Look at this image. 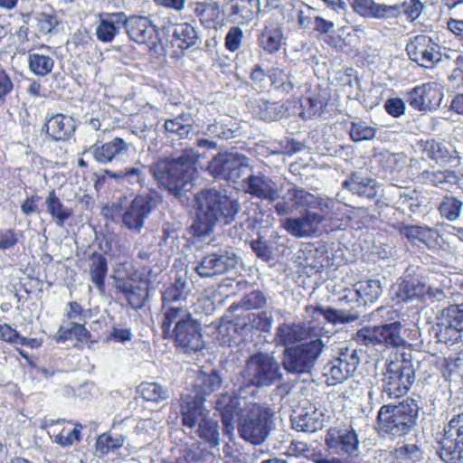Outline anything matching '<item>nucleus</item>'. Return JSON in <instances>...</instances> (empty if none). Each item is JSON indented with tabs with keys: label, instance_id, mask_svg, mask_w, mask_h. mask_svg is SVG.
<instances>
[{
	"label": "nucleus",
	"instance_id": "09e8293b",
	"mask_svg": "<svg viewBox=\"0 0 463 463\" xmlns=\"http://www.w3.org/2000/svg\"><path fill=\"white\" fill-rule=\"evenodd\" d=\"M138 392L146 401L160 403L170 397L169 390L158 383H142L138 386Z\"/></svg>",
	"mask_w": 463,
	"mask_h": 463
},
{
	"label": "nucleus",
	"instance_id": "c03bdc74",
	"mask_svg": "<svg viewBox=\"0 0 463 463\" xmlns=\"http://www.w3.org/2000/svg\"><path fill=\"white\" fill-rule=\"evenodd\" d=\"M198 423V435L212 447H217L220 443V432L218 422L203 415Z\"/></svg>",
	"mask_w": 463,
	"mask_h": 463
},
{
	"label": "nucleus",
	"instance_id": "a878e982",
	"mask_svg": "<svg viewBox=\"0 0 463 463\" xmlns=\"http://www.w3.org/2000/svg\"><path fill=\"white\" fill-rule=\"evenodd\" d=\"M343 186L353 194L367 199H374L378 194V182L368 175L355 171L343 182Z\"/></svg>",
	"mask_w": 463,
	"mask_h": 463
},
{
	"label": "nucleus",
	"instance_id": "9d476101",
	"mask_svg": "<svg viewBox=\"0 0 463 463\" xmlns=\"http://www.w3.org/2000/svg\"><path fill=\"white\" fill-rule=\"evenodd\" d=\"M255 402V397L246 395L245 387L239 388L237 392H223L214 402V408L220 413L223 423V430L231 433L234 429V419L239 418Z\"/></svg>",
	"mask_w": 463,
	"mask_h": 463
},
{
	"label": "nucleus",
	"instance_id": "3c124183",
	"mask_svg": "<svg viewBox=\"0 0 463 463\" xmlns=\"http://www.w3.org/2000/svg\"><path fill=\"white\" fill-rule=\"evenodd\" d=\"M206 456L198 444L185 445L178 449V455L171 463H203Z\"/></svg>",
	"mask_w": 463,
	"mask_h": 463
},
{
	"label": "nucleus",
	"instance_id": "473e14b6",
	"mask_svg": "<svg viewBox=\"0 0 463 463\" xmlns=\"http://www.w3.org/2000/svg\"><path fill=\"white\" fill-rule=\"evenodd\" d=\"M269 78L276 89L286 93H290L294 89L301 87V82L291 67L273 68L269 71Z\"/></svg>",
	"mask_w": 463,
	"mask_h": 463
},
{
	"label": "nucleus",
	"instance_id": "412c9836",
	"mask_svg": "<svg viewBox=\"0 0 463 463\" xmlns=\"http://www.w3.org/2000/svg\"><path fill=\"white\" fill-rule=\"evenodd\" d=\"M319 333L320 329L310 323H284L277 328L275 339L279 345L288 346L305 340L320 339Z\"/></svg>",
	"mask_w": 463,
	"mask_h": 463
},
{
	"label": "nucleus",
	"instance_id": "680f3d73",
	"mask_svg": "<svg viewBox=\"0 0 463 463\" xmlns=\"http://www.w3.org/2000/svg\"><path fill=\"white\" fill-rule=\"evenodd\" d=\"M442 317L452 327L458 328L463 332V303L450 305L442 311Z\"/></svg>",
	"mask_w": 463,
	"mask_h": 463
},
{
	"label": "nucleus",
	"instance_id": "37998d69",
	"mask_svg": "<svg viewBox=\"0 0 463 463\" xmlns=\"http://www.w3.org/2000/svg\"><path fill=\"white\" fill-rule=\"evenodd\" d=\"M254 330V326L252 322L249 319V314L244 317H239L234 320V322H230L226 325H223L220 328V333L225 332L231 337L227 340H223L224 344L231 345L232 339L234 338L232 334H237L241 337H245L251 334Z\"/></svg>",
	"mask_w": 463,
	"mask_h": 463
},
{
	"label": "nucleus",
	"instance_id": "423d86ee",
	"mask_svg": "<svg viewBox=\"0 0 463 463\" xmlns=\"http://www.w3.org/2000/svg\"><path fill=\"white\" fill-rule=\"evenodd\" d=\"M414 381L415 368L411 361V355L402 354L401 359L389 363L383 373V398L392 399L405 395Z\"/></svg>",
	"mask_w": 463,
	"mask_h": 463
},
{
	"label": "nucleus",
	"instance_id": "393cba45",
	"mask_svg": "<svg viewBox=\"0 0 463 463\" xmlns=\"http://www.w3.org/2000/svg\"><path fill=\"white\" fill-rule=\"evenodd\" d=\"M442 94L430 84L413 88L408 93V102L417 110L436 109L439 107Z\"/></svg>",
	"mask_w": 463,
	"mask_h": 463
},
{
	"label": "nucleus",
	"instance_id": "4468645a",
	"mask_svg": "<svg viewBox=\"0 0 463 463\" xmlns=\"http://www.w3.org/2000/svg\"><path fill=\"white\" fill-rule=\"evenodd\" d=\"M360 363L355 349L342 347L337 355L328 361L323 367L322 374L327 385H336L347 380L356 370Z\"/></svg>",
	"mask_w": 463,
	"mask_h": 463
},
{
	"label": "nucleus",
	"instance_id": "6e6552de",
	"mask_svg": "<svg viewBox=\"0 0 463 463\" xmlns=\"http://www.w3.org/2000/svg\"><path fill=\"white\" fill-rule=\"evenodd\" d=\"M162 201L161 194L155 189H149L137 194L130 203L122 207L123 226L132 232L139 233L144 228L146 221Z\"/></svg>",
	"mask_w": 463,
	"mask_h": 463
},
{
	"label": "nucleus",
	"instance_id": "774afa93",
	"mask_svg": "<svg viewBox=\"0 0 463 463\" xmlns=\"http://www.w3.org/2000/svg\"><path fill=\"white\" fill-rule=\"evenodd\" d=\"M124 442L125 439L122 437L114 439L109 435L102 434L97 439V448L101 453H108L110 449L121 448Z\"/></svg>",
	"mask_w": 463,
	"mask_h": 463
},
{
	"label": "nucleus",
	"instance_id": "052dcab7",
	"mask_svg": "<svg viewBox=\"0 0 463 463\" xmlns=\"http://www.w3.org/2000/svg\"><path fill=\"white\" fill-rule=\"evenodd\" d=\"M259 108L260 118L262 120H278L283 116V106L278 102L262 101Z\"/></svg>",
	"mask_w": 463,
	"mask_h": 463
},
{
	"label": "nucleus",
	"instance_id": "e433bc0d",
	"mask_svg": "<svg viewBox=\"0 0 463 463\" xmlns=\"http://www.w3.org/2000/svg\"><path fill=\"white\" fill-rule=\"evenodd\" d=\"M144 170L145 165L131 166L126 167L118 172L106 170L105 175L120 182L121 184H128L132 185L133 188H141L144 186L146 182Z\"/></svg>",
	"mask_w": 463,
	"mask_h": 463
},
{
	"label": "nucleus",
	"instance_id": "c9c22d12",
	"mask_svg": "<svg viewBox=\"0 0 463 463\" xmlns=\"http://www.w3.org/2000/svg\"><path fill=\"white\" fill-rule=\"evenodd\" d=\"M223 378L218 370L212 369L210 372L201 371L195 380L194 391L205 397L219 390L222 385Z\"/></svg>",
	"mask_w": 463,
	"mask_h": 463
},
{
	"label": "nucleus",
	"instance_id": "2f4dec72",
	"mask_svg": "<svg viewBox=\"0 0 463 463\" xmlns=\"http://www.w3.org/2000/svg\"><path fill=\"white\" fill-rule=\"evenodd\" d=\"M203 397L198 395L196 392L195 396L182 395L180 411L182 415V421L184 426L193 428L196 425L198 420L203 416L202 407Z\"/></svg>",
	"mask_w": 463,
	"mask_h": 463
},
{
	"label": "nucleus",
	"instance_id": "b1692460",
	"mask_svg": "<svg viewBox=\"0 0 463 463\" xmlns=\"http://www.w3.org/2000/svg\"><path fill=\"white\" fill-rule=\"evenodd\" d=\"M75 132V123L71 117L57 113L46 118L41 133L52 141H65Z\"/></svg>",
	"mask_w": 463,
	"mask_h": 463
},
{
	"label": "nucleus",
	"instance_id": "f257e3e1",
	"mask_svg": "<svg viewBox=\"0 0 463 463\" xmlns=\"http://www.w3.org/2000/svg\"><path fill=\"white\" fill-rule=\"evenodd\" d=\"M198 155L194 149H184L174 159H161L149 166L150 173L159 186L184 205L195 203L196 216L193 229L197 236L211 233L217 223L230 224L241 210L236 199L225 189L211 187L192 193Z\"/></svg>",
	"mask_w": 463,
	"mask_h": 463
},
{
	"label": "nucleus",
	"instance_id": "5fc2aeb1",
	"mask_svg": "<svg viewBox=\"0 0 463 463\" xmlns=\"http://www.w3.org/2000/svg\"><path fill=\"white\" fill-rule=\"evenodd\" d=\"M438 326L439 328L436 335L439 342L452 345L461 341L463 332L458 328L452 327V325H449V322L443 317Z\"/></svg>",
	"mask_w": 463,
	"mask_h": 463
},
{
	"label": "nucleus",
	"instance_id": "f03ea898",
	"mask_svg": "<svg viewBox=\"0 0 463 463\" xmlns=\"http://www.w3.org/2000/svg\"><path fill=\"white\" fill-rule=\"evenodd\" d=\"M190 292V281L184 277H177L162 291L163 337L173 340L185 353L197 352L203 347L201 323L193 317L187 305Z\"/></svg>",
	"mask_w": 463,
	"mask_h": 463
},
{
	"label": "nucleus",
	"instance_id": "39448f33",
	"mask_svg": "<svg viewBox=\"0 0 463 463\" xmlns=\"http://www.w3.org/2000/svg\"><path fill=\"white\" fill-rule=\"evenodd\" d=\"M273 415L270 408L254 402L239 418L240 436L252 444H261L274 428Z\"/></svg>",
	"mask_w": 463,
	"mask_h": 463
},
{
	"label": "nucleus",
	"instance_id": "6e6d98bb",
	"mask_svg": "<svg viewBox=\"0 0 463 463\" xmlns=\"http://www.w3.org/2000/svg\"><path fill=\"white\" fill-rule=\"evenodd\" d=\"M463 203L456 197L446 195L439 204V210L443 217L449 221L457 220L462 209Z\"/></svg>",
	"mask_w": 463,
	"mask_h": 463
},
{
	"label": "nucleus",
	"instance_id": "de8ad7c7",
	"mask_svg": "<svg viewBox=\"0 0 463 463\" xmlns=\"http://www.w3.org/2000/svg\"><path fill=\"white\" fill-rule=\"evenodd\" d=\"M281 38L282 32L279 27L266 25L259 37V43L265 51L274 53L280 48Z\"/></svg>",
	"mask_w": 463,
	"mask_h": 463
},
{
	"label": "nucleus",
	"instance_id": "9b49d317",
	"mask_svg": "<svg viewBox=\"0 0 463 463\" xmlns=\"http://www.w3.org/2000/svg\"><path fill=\"white\" fill-rule=\"evenodd\" d=\"M401 331V323L393 321L381 326H364L354 334L353 339L366 347L401 346L404 343Z\"/></svg>",
	"mask_w": 463,
	"mask_h": 463
},
{
	"label": "nucleus",
	"instance_id": "4c0bfd02",
	"mask_svg": "<svg viewBox=\"0 0 463 463\" xmlns=\"http://www.w3.org/2000/svg\"><path fill=\"white\" fill-rule=\"evenodd\" d=\"M351 6L354 13L364 18L382 19L390 13L389 5L377 4L373 0H352Z\"/></svg>",
	"mask_w": 463,
	"mask_h": 463
},
{
	"label": "nucleus",
	"instance_id": "5701e85b",
	"mask_svg": "<svg viewBox=\"0 0 463 463\" xmlns=\"http://www.w3.org/2000/svg\"><path fill=\"white\" fill-rule=\"evenodd\" d=\"M398 297L404 301L419 299L422 302L441 301L445 298L442 289L428 286L417 279L404 280L399 288Z\"/></svg>",
	"mask_w": 463,
	"mask_h": 463
},
{
	"label": "nucleus",
	"instance_id": "c756f323",
	"mask_svg": "<svg viewBox=\"0 0 463 463\" xmlns=\"http://www.w3.org/2000/svg\"><path fill=\"white\" fill-rule=\"evenodd\" d=\"M307 311L310 313L314 318L322 316L326 322L333 325L349 324L360 318V315L357 312L335 309L324 306H309L307 307Z\"/></svg>",
	"mask_w": 463,
	"mask_h": 463
},
{
	"label": "nucleus",
	"instance_id": "bf43d9fd",
	"mask_svg": "<svg viewBox=\"0 0 463 463\" xmlns=\"http://www.w3.org/2000/svg\"><path fill=\"white\" fill-rule=\"evenodd\" d=\"M267 304V298L260 290H253L246 294L238 304L232 307H242L246 310L262 308Z\"/></svg>",
	"mask_w": 463,
	"mask_h": 463
},
{
	"label": "nucleus",
	"instance_id": "dca6fc26",
	"mask_svg": "<svg viewBox=\"0 0 463 463\" xmlns=\"http://www.w3.org/2000/svg\"><path fill=\"white\" fill-rule=\"evenodd\" d=\"M241 259L231 248H221L204 256L195 267L201 278H213L234 270Z\"/></svg>",
	"mask_w": 463,
	"mask_h": 463
},
{
	"label": "nucleus",
	"instance_id": "e2e57ef3",
	"mask_svg": "<svg viewBox=\"0 0 463 463\" xmlns=\"http://www.w3.org/2000/svg\"><path fill=\"white\" fill-rule=\"evenodd\" d=\"M250 248L256 256L263 261L269 262L274 260L271 242L260 238L250 241Z\"/></svg>",
	"mask_w": 463,
	"mask_h": 463
},
{
	"label": "nucleus",
	"instance_id": "f3484780",
	"mask_svg": "<svg viewBox=\"0 0 463 463\" xmlns=\"http://www.w3.org/2000/svg\"><path fill=\"white\" fill-rule=\"evenodd\" d=\"M325 441L328 449L339 456L357 458L360 454L358 435L351 424L340 423L330 427Z\"/></svg>",
	"mask_w": 463,
	"mask_h": 463
},
{
	"label": "nucleus",
	"instance_id": "cd10ccee",
	"mask_svg": "<svg viewBox=\"0 0 463 463\" xmlns=\"http://www.w3.org/2000/svg\"><path fill=\"white\" fill-rule=\"evenodd\" d=\"M126 14L123 12L100 14L96 36L102 43H110L125 28Z\"/></svg>",
	"mask_w": 463,
	"mask_h": 463
},
{
	"label": "nucleus",
	"instance_id": "6ab92c4d",
	"mask_svg": "<svg viewBox=\"0 0 463 463\" xmlns=\"http://www.w3.org/2000/svg\"><path fill=\"white\" fill-rule=\"evenodd\" d=\"M131 151H133L132 143L116 137L109 142L91 146L83 154L90 156L98 164L107 165L125 161Z\"/></svg>",
	"mask_w": 463,
	"mask_h": 463
},
{
	"label": "nucleus",
	"instance_id": "ddd939ff",
	"mask_svg": "<svg viewBox=\"0 0 463 463\" xmlns=\"http://www.w3.org/2000/svg\"><path fill=\"white\" fill-rule=\"evenodd\" d=\"M241 185L245 194L269 203L275 204L282 198V185H279L263 172L255 171L251 166L250 171L243 176Z\"/></svg>",
	"mask_w": 463,
	"mask_h": 463
},
{
	"label": "nucleus",
	"instance_id": "bb28decb",
	"mask_svg": "<svg viewBox=\"0 0 463 463\" xmlns=\"http://www.w3.org/2000/svg\"><path fill=\"white\" fill-rule=\"evenodd\" d=\"M116 288L125 296L128 305L135 309L143 307L148 298L147 285L144 281L118 279Z\"/></svg>",
	"mask_w": 463,
	"mask_h": 463
},
{
	"label": "nucleus",
	"instance_id": "72a5a7b5",
	"mask_svg": "<svg viewBox=\"0 0 463 463\" xmlns=\"http://www.w3.org/2000/svg\"><path fill=\"white\" fill-rule=\"evenodd\" d=\"M437 443V453L443 463H463V442L441 435Z\"/></svg>",
	"mask_w": 463,
	"mask_h": 463
},
{
	"label": "nucleus",
	"instance_id": "aec40b11",
	"mask_svg": "<svg viewBox=\"0 0 463 463\" xmlns=\"http://www.w3.org/2000/svg\"><path fill=\"white\" fill-rule=\"evenodd\" d=\"M326 420L324 409L309 401H302L299 407L291 416L295 430L304 432H315L321 430Z\"/></svg>",
	"mask_w": 463,
	"mask_h": 463
},
{
	"label": "nucleus",
	"instance_id": "7c9ffc66",
	"mask_svg": "<svg viewBox=\"0 0 463 463\" xmlns=\"http://www.w3.org/2000/svg\"><path fill=\"white\" fill-rule=\"evenodd\" d=\"M422 149L425 155L436 163L445 165H457L458 164V156L455 150L449 147L443 142L436 141L434 139L427 140L422 144Z\"/></svg>",
	"mask_w": 463,
	"mask_h": 463
},
{
	"label": "nucleus",
	"instance_id": "2eb2a0df",
	"mask_svg": "<svg viewBox=\"0 0 463 463\" xmlns=\"http://www.w3.org/2000/svg\"><path fill=\"white\" fill-rule=\"evenodd\" d=\"M125 29L131 41L146 45L154 54L160 55L164 51L158 30L147 17L126 15Z\"/></svg>",
	"mask_w": 463,
	"mask_h": 463
},
{
	"label": "nucleus",
	"instance_id": "8fccbe9b",
	"mask_svg": "<svg viewBox=\"0 0 463 463\" xmlns=\"http://www.w3.org/2000/svg\"><path fill=\"white\" fill-rule=\"evenodd\" d=\"M397 463H420L423 458V451L413 443L403 444L392 452Z\"/></svg>",
	"mask_w": 463,
	"mask_h": 463
},
{
	"label": "nucleus",
	"instance_id": "864d4df0",
	"mask_svg": "<svg viewBox=\"0 0 463 463\" xmlns=\"http://www.w3.org/2000/svg\"><path fill=\"white\" fill-rule=\"evenodd\" d=\"M389 14H404L411 21L416 20L421 14L424 5L420 0H408L401 5H389Z\"/></svg>",
	"mask_w": 463,
	"mask_h": 463
},
{
	"label": "nucleus",
	"instance_id": "69168bd1",
	"mask_svg": "<svg viewBox=\"0 0 463 463\" xmlns=\"http://www.w3.org/2000/svg\"><path fill=\"white\" fill-rule=\"evenodd\" d=\"M205 133L209 136L217 137L222 139H229L232 137L233 130L224 123L222 118L215 120L213 123L209 124L206 128Z\"/></svg>",
	"mask_w": 463,
	"mask_h": 463
},
{
	"label": "nucleus",
	"instance_id": "603ef678",
	"mask_svg": "<svg viewBox=\"0 0 463 463\" xmlns=\"http://www.w3.org/2000/svg\"><path fill=\"white\" fill-rule=\"evenodd\" d=\"M358 292L361 303L364 305L373 303L382 295L381 282L377 279L360 281L358 282Z\"/></svg>",
	"mask_w": 463,
	"mask_h": 463
},
{
	"label": "nucleus",
	"instance_id": "f704fd0d",
	"mask_svg": "<svg viewBox=\"0 0 463 463\" xmlns=\"http://www.w3.org/2000/svg\"><path fill=\"white\" fill-rule=\"evenodd\" d=\"M46 212L52 216L59 227H63L66 221L73 215V210L63 203L57 196L54 190H52L45 199Z\"/></svg>",
	"mask_w": 463,
	"mask_h": 463
},
{
	"label": "nucleus",
	"instance_id": "ea45409f",
	"mask_svg": "<svg viewBox=\"0 0 463 463\" xmlns=\"http://www.w3.org/2000/svg\"><path fill=\"white\" fill-rule=\"evenodd\" d=\"M400 232L411 241L414 243L419 241L428 247L433 246L438 237L436 230L423 226L404 225L401 228Z\"/></svg>",
	"mask_w": 463,
	"mask_h": 463
},
{
	"label": "nucleus",
	"instance_id": "79ce46f5",
	"mask_svg": "<svg viewBox=\"0 0 463 463\" xmlns=\"http://www.w3.org/2000/svg\"><path fill=\"white\" fill-rule=\"evenodd\" d=\"M108 272L107 259L101 254H92L90 259V280L98 288L99 292L104 291L105 277Z\"/></svg>",
	"mask_w": 463,
	"mask_h": 463
},
{
	"label": "nucleus",
	"instance_id": "58836bf2",
	"mask_svg": "<svg viewBox=\"0 0 463 463\" xmlns=\"http://www.w3.org/2000/svg\"><path fill=\"white\" fill-rule=\"evenodd\" d=\"M260 11V0H232L230 15L241 23H249Z\"/></svg>",
	"mask_w": 463,
	"mask_h": 463
},
{
	"label": "nucleus",
	"instance_id": "a211bd4d",
	"mask_svg": "<svg viewBox=\"0 0 463 463\" xmlns=\"http://www.w3.org/2000/svg\"><path fill=\"white\" fill-rule=\"evenodd\" d=\"M406 51L409 58L423 68L431 69L441 61L439 45L426 34L411 38Z\"/></svg>",
	"mask_w": 463,
	"mask_h": 463
},
{
	"label": "nucleus",
	"instance_id": "49530a36",
	"mask_svg": "<svg viewBox=\"0 0 463 463\" xmlns=\"http://www.w3.org/2000/svg\"><path fill=\"white\" fill-rule=\"evenodd\" d=\"M194 118L191 113L182 114L165 122V128L169 133L176 134L180 138L188 137L194 130Z\"/></svg>",
	"mask_w": 463,
	"mask_h": 463
},
{
	"label": "nucleus",
	"instance_id": "0e129e2a",
	"mask_svg": "<svg viewBox=\"0 0 463 463\" xmlns=\"http://www.w3.org/2000/svg\"><path fill=\"white\" fill-rule=\"evenodd\" d=\"M317 250H308L303 252L304 260L300 263L303 269H306V273L308 276L313 274L320 273L323 269V263L321 260H317Z\"/></svg>",
	"mask_w": 463,
	"mask_h": 463
},
{
	"label": "nucleus",
	"instance_id": "4be33fe9",
	"mask_svg": "<svg viewBox=\"0 0 463 463\" xmlns=\"http://www.w3.org/2000/svg\"><path fill=\"white\" fill-rule=\"evenodd\" d=\"M325 221L324 215L305 210L299 217L286 218L282 222V227L296 238H308L317 232L318 225Z\"/></svg>",
	"mask_w": 463,
	"mask_h": 463
},
{
	"label": "nucleus",
	"instance_id": "a18cd8bd",
	"mask_svg": "<svg viewBox=\"0 0 463 463\" xmlns=\"http://www.w3.org/2000/svg\"><path fill=\"white\" fill-rule=\"evenodd\" d=\"M28 66L32 73L39 77H44L52 71L54 60L43 53L31 52L28 55Z\"/></svg>",
	"mask_w": 463,
	"mask_h": 463
},
{
	"label": "nucleus",
	"instance_id": "a19ab883",
	"mask_svg": "<svg viewBox=\"0 0 463 463\" xmlns=\"http://www.w3.org/2000/svg\"><path fill=\"white\" fill-rule=\"evenodd\" d=\"M198 34L195 28L190 24L184 23L175 25L173 33L174 45L185 50L196 43Z\"/></svg>",
	"mask_w": 463,
	"mask_h": 463
},
{
	"label": "nucleus",
	"instance_id": "0eeeda50",
	"mask_svg": "<svg viewBox=\"0 0 463 463\" xmlns=\"http://www.w3.org/2000/svg\"><path fill=\"white\" fill-rule=\"evenodd\" d=\"M335 202L323 196H317L305 189L292 185L287 191L286 196L273 205L274 212L279 216L291 214L297 208L302 207L305 210H317L318 215H324L326 221L327 216L333 213Z\"/></svg>",
	"mask_w": 463,
	"mask_h": 463
},
{
	"label": "nucleus",
	"instance_id": "f8f14e48",
	"mask_svg": "<svg viewBox=\"0 0 463 463\" xmlns=\"http://www.w3.org/2000/svg\"><path fill=\"white\" fill-rule=\"evenodd\" d=\"M208 171L215 178L235 183L250 171V159L238 153L219 154L210 161Z\"/></svg>",
	"mask_w": 463,
	"mask_h": 463
},
{
	"label": "nucleus",
	"instance_id": "338daca9",
	"mask_svg": "<svg viewBox=\"0 0 463 463\" xmlns=\"http://www.w3.org/2000/svg\"><path fill=\"white\" fill-rule=\"evenodd\" d=\"M243 32L238 26H232L229 29L225 36V47L230 52H236L241 46Z\"/></svg>",
	"mask_w": 463,
	"mask_h": 463
},
{
	"label": "nucleus",
	"instance_id": "13d9d810",
	"mask_svg": "<svg viewBox=\"0 0 463 463\" xmlns=\"http://www.w3.org/2000/svg\"><path fill=\"white\" fill-rule=\"evenodd\" d=\"M350 137L354 142L372 140L375 137L376 128L365 122H353L349 130Z\"/></svg>",
	"mask_w": 463,
	"mask_h": 463
},
{
	"label": "nucleus",
	"instance_id": "20e7f679",
	"mask_svg": "<svg viewBox=\"0 0 463 463\" xmlns=\"http://www.w3.org/2000/svg\"><path fill=\"white\" fill-rule=\"evenodd\" d=\"M240 374L244 387L252 388L250 393L254 397L258 393L257 388L271 386L282 379L279 362L273 355L265 353L250 355Z\"/></svg>",
	"mask_w": 463,
	"mask_h": 463
},
{
	"label": "nucleus",
	"instance_id": "1a4fd4ad",
	"mask_svg": "<svg viewBox=\"0 0 463 463\" xmlns=\"http://www.w3.org/2000/svg\"><path fill=\"white\" fill-rule=\"evenodd\" d=\"M324 346L321 339H314L295 347H287L282 358L284 369L289 373H310Z\"/></svg>",
	"mask_w": 463,
	"mask_h": 463
},
{
	"label": "nucleus",
	"instance_id": "7ed1b4c3",
	"mask_svg": "<svg viewBox=\"0 0 463 463\" xmlns=\"http://www.w3.org/2000/svg\"><path fill=\"white\" fill-rule=\"evenodd\" d=\"M420 407L415 400L383 405L377 415L379 431L392 439L409 434L417 425Z\"/></svg>",
	"mask_w": 463,
	"mask_h": 463
},
{
	"label": "nucleus",
	"instance_id": "4d7b16f0",
	"mask_svg": "<svg viewBox=\"0 0 463 463\" xmlns=\"http://www.w3.org/2000/svg\"><path fill=\"white\" fill-rule=\"evenodd\" d=\"M441 435L463 442V412L451 417L449 422L444 425Z\"/></svg>",
	"mask_w": 463,
	"mask_h": 463
},
{
	"label": "nucleus",
	"instance_id": "c85d7f7f",
	"mask_svg": "<svg viewBox=\"0 0 463 463\" xmlns=\"http://www.w3.org/2000/svg\"><path fill=\"white\" fill-rule=\"evenodd\" d=\"M61 423H67L73 425L72 429H69L67 427H63L58 433L53 430L52 432L54 434L53 441L61 446V447H70L75 441L80 440V434L82 430V425L80 422H74L72 420L66 421L64 419H49L43 421V425L42 428L53 427L55 425H59Z\"/></svg>",
	"mask_w": 463,
	"mask_h": 463
}]
</instances>
